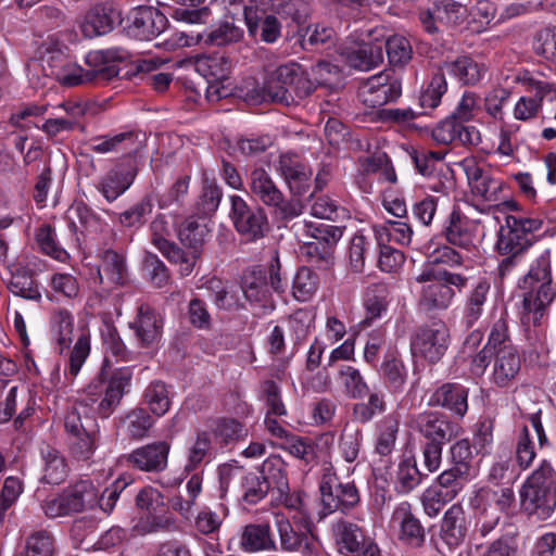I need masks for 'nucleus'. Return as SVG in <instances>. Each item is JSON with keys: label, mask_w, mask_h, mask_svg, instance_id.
<instances>
[{"label": "nucleus", "mask_w": 556, "mask_h": 556, "mask_svg": "<svg viewBox=\"0 0 556 556\" xmlns=\"http://www.w3.org/2000/svg\"><path fill=\"white\" fill-rule=\"evenodd\" d=\"M67 47L60 40L48 37L38 43L34 58L29 62L30 68L40 67L43 75L51 77L64 86H78L80 78L79 66L72 63L66 53Z\"/></svg>", "instance_id": "20e7f679"}, {"label": "nucleus", "mask_w": 556, "mask_h": 556, "mask_svg": "<svg viewBox=\"0 0 556 556\" xmlns=\"http://www.w3.org/2000/svg\"><path fill=\"white\" fill-rule=\"evenodd\" d=\"M245 435L243 426L236 419H220L215 429L214 437L224 446L239 441Z\"/></svg>", "instance_id": "338daca9"}, {"label": "nucleus", "mask_w": 556, "mask_h": 556, "mask_svg": "<svg viewBox=\"0 0 556 556\" xmlns=\"http://www.w3.org/2000/svg\"><path fill=\"white\" fill-rule=\"evenodd\" d=\"M169 444L154 442L132 451L126 459L129 465L142 471L160 472L167 466Z\"/></svg>", "instance_id": "412c9836"}, {"label": "nucleus", "mask_w": 556, "mask_h": 556, "mask_svg": "<svg viewBox=\"0 0 556 556\" xmlns=\"http://www.w3.org/2000/svg\"><path fill=\"white\" fill-rule=\"evenodd\" d=\"M240 501L247 505L261 503L271 491L268 481L257 471L243 472L238 480Z\"/></svg>", "instance_id": "c9c22d12"}, {"label": "nucleus", "mask_w": 556, "mask_h": 556, "mask_svg": "<svg viewBox=\"0 0 556 556\" xmlns=\"http://www.w3.org/2000/svg\"><path fill=\"white\" fill-rule=\"evenodd\" d=\"M378 245L392 242L406 247L412 241L413 230L410 226L403 222H388L384 225L375 227Z\"/></svg>", "instance_id": "a18cd8bd"}, {"label": "nucleus", "mask_w": 556, "mask_h": 556, "mask_svg": "<svg viewBox=\"0 0 556 556\" xmlns=\"http://www.w3.org/2000/svg\"><path fill=\"white\" fill-rule=\"evenodd\" d=\"M399 431V420L389 415L379 424V435L376 444V452L381 456L389 455L394 447L396 433Z\"/></svg>", "instance_id": "13d9d810"}, {"label": "nucleus", "mask_w": 556, "mask_h": 556, "mask_svg": "<svg viewBox=\"0 0 556 556\" xmlns=\"http://www.w3.org/2000/svg\"><path fill=\"white\" fill-rule=\"evenodd\" d=\"M542 225L540 218L506 215L505 224L497 231L496 251L523 255L533 244L534 232L541 230Z\"/></svg>", "instance_id": "0eeeda50"}, {"label": "nucleus", "mask_w": 556, "mask_h": 556, "mask_svg": "<svg viewBox=\"0 0 556 556\" xmlns=\"http://www.w3.org/2000/svg\"><path fill=\"white\" fill-rule=\"evenodd\" d=\"M99 502V490L90 480H79L68 485L58 497L46 501L43 509L47 516L77 514L92 509Z\"/></svg>", "instance_id": "1a4fd4ad"}, {"label": "nucleus", "mask_w": 556, "mask_h": 556, "mask_svg": "<svg viewBox=\"0 0 556 556\" xmlns=\"http://www.w3.org/2000/svg\"><path fill=\"white\" fill-rule=\"evenodd\" d=\"M521 508L528 515L546 519L556 507V471L543 460L520 490Z\"/></svg>", "instance_id": "f03ea898"}, {"label": "nucleus", "mask_w": 556, "mask_h": 556, "mask_svg": "<svg viewBox=\"0 0 556 556\" xmlns=\"http://www.w3.org/2000/svg\"><path fill=\"white\" fill-rule=\"evenodd\" d=\"M9 290L23 299L39 301L41 293L37 281L30 270L25 268L16 269L8 285Z\"/></svg>", "instance_id": "de8ad7c7"}, {"label": "nucleus", "mask_w": 556, "mask_h": 556, "mask_svg": "<svg viewBox=\"0 0 556 556\" xmlns=\"http://www.w3.org/2000/svg\"><path fill=\"white\" fill-rule=\"evenodd\" d=\"M521 359L516 348H507L496 353L493 366V382L503 388L509 386L520 371Z\"/></svg>", "instance_id": "473e14b6"}, {"label": "nucleus", "mask_w": 556, "mask_h": 556, "mask_svg": "<svg viewBox=\"0 0 556 556\" xmlns=\"http://www.w3.org/2000/svg\"><path fill=\"white\" fill-rule=\"evenodd\" d=\"M244 20L249 35L254 39L260 38L266 43H274L281 35V23L273 14L265 12L258 14L256 11L244 8Z\"/></svg>", "instance_id": "c85d7f7f"}, {"label": "nucleus", "mask_w": 556, "mask_h": 556, "mask_svg": "<svg viewBox=\"0 0 556 556\" xmlns=\"http://www.w3.org/2000/svg\"><path fill=\"white\" fill-rule=\"evenodd\" d=\"M416 281L422 283L418 305L425 311H433L446 308L454 298L452 287L462 290L468 278L441 267L429 266L416 277Z\"/></svg>", "instance_id": "7ed1b4c3"}, {"label": "nucleus", "mask_w": 556, "mask_h": 556, "mask_svg": "<svg viewBox=\"0 0 556 556\" xmlns=\"http://www.w3.org/2000/svg\"><path fill=\"white\" fill-rule=\"evenodd\" d=\"M230 220L236 231L247 241L256 242L270 230L266 212L257 204H249L239 195L230 197Z\"/></svg>", "instance_id": "f8f14e48"}, {"label": "nucleus", "mask_w": 556, "mask_h": 556, "mask_svg": "<svg viewBox=\"0 0 556 556\" xmlns=\"http://www.w3.org/2000/svg\"><path fill=\"white\" fill-rule=\"evenodd\" d=\"M251 193L264 205L274 208L279 219H291L302 213V204L295 200H287L263 168H255L250 174Z\"/></svg>", "instance_id": "9d476101"}, {"label": "nucleus", "mask_w": 556, "mask_h": 556, "mask_svg": "<svg viewBox=\"0 0 556 556\" xmlns=\"http://www.w3.org/2000/svg\"><path fill=\"white\" fill-rule=\"evenodd\" d=\"M389 287L384 282L371 283L365 293L364 306L366 308L365 324L381 316L389 304Z\"/></svg>", "instance_id": "79ce46f5"}, {"label": "nucleus", "mask_w": 556, "mask_h": 556, "mask_svg": "<svg viewBox=\"0 0 556 556\" xmlns=\"http://www.w3.org/2000/svg\"><path fill=\"white\" fill-rule=\"evenodd\" d=\"M318 276L308 267L298 269L292 285L293 296L300 302L308 301L317 291Z\"/></svg>", "instance_id": "5fc2aeb1"}, {"label": "nucleus", "mask_w": 556, "mask_h": 556, "mask_svg": "<svg viewBox=\"0 0 556 556\" xmlns=\"http://www.w3.org/2000/svg\"><path fill=\"white\" fill-rule=\"evenodd\" d=\"M119 13L112 4L101 3L92 7L84 17L80 26L85 37L93 38L110 33Z\"/></svg>", "instance_id": "cd10ccee"}, {"label": "nucleus", "mask_w": 556, "mask_h": 556, "mask_svg": "<svg viewBox=\"0 0 556 556\" xmlns=\"http://www.w3.org/2000/svg\"><path fill=\"white\" fill-rule=\"evenodd\" d=\"M99 260L98 276L101 282L104 279L113 285L122 286L126 282L127 266L122 254L112 249H106L99 254Z\"/></svg>", "instance_id": "f704fd0d"}, {"label": "nucleus", "mask_w": 556, "mask_h": 556, "mask_svg": "<svg viewBox=\"0 0 556 556\" xmlns=\"http://www.w3.org/2000/svg\"><path fill=\"white\" fill-rule=\"evenodd\" d=\"M131 377V370L123 367L114 370L108 379L104 378L103 371H101L87 386L86 392L91 396V401H96L93 397L103 396L97 408V413L101 418L110 417L121 404Z\"/></svg>", "instance_id": "423d86ee"}, {"label": "nucleus", "mask_w": 556, "mask_h": 556, "mask_svg": "<svg viewBox=\"0 0 556 556\" xmlns=\"http://www.w3.org/2000/svg\"><path fill=\"white\" fill-rule=\"evenodd\" d=\"M344 227L324 223H306L305 232L313 240L301 247L307 262L321 269L334 264V249L343 236Z\"/></svg>", "instance_id": "39448f33"}, {"label": "nucleus", "mask_w": 556, "mask_h": 556, "mask_svg": "<svg viewBox=\"0 0 556 556\" xmlns=\"http://www.w3.org/2000/svg\"><path fill=\"white\" fill-rule=\"evenodd\" d=\"M144 402L156 416H163L168 412L170 400L164 382L156 380L151 382L144 391Z\"/></svg>", "instance_id": "4d7b16f0"}, {"label": "nucleus", "mask_w": 556, "mask_h": 556, "mask_svg": "<svg viewBox=\"0 0 556 556\" xmlns=\"http://www.w3.org/2000/svg\"><path fill=\"white\" fill-rule=\"evenodd\" d=\"M41 454L43 459L41 481L53 485L64 482L68 476L70 468L63 454L51 446L41 450Z\"/></svg>", "instance_id": "4c0bfd02"}, {"label": "nucleus", "mask_w": 556, "mask_h": 556, "mask_svg": "<svg viewBox=\"0 0 556 556\" xmlns=\"http://www.w3.org/2000/svg\"><path fill=\"white\" fill-rule=\"evenodd\" d=\"M341 55L351 67L359 71H369L383 62L382 46L376 43H362L356 49H344Z\"/></svg>", "instance_id": "72a5a7b5"}, {"label": "nucleus", "mask_w": 556, "mask_h": 556, "mask_svg": "<svg viewBox=\"0 0 556 556\" xmlns=\"http://www.w3.org/2000/svg\"><path fill=\"white\" fill-rule=\"evenodd\" d=\"M468 390L457 382H446L430 396V406H441L458 417H464L468 409Z\"/></svg>", "instance_id": "393cba45"}, {"label": "nucleus", "mask_w": 556, "mask_h": 556, "mask_svg": "<svg viewBox=\"0 0 556 556\" xmlns=\"http://www.w3.org/2000/svg\"><path fill=\"white\" fill-rule=\"evenodd\" d=\"M422 473L419 471L414 457L405 458L399 464L396 472V490L407 494L421 482Z\"/></svg>", "instance_id": "6e6d98bb"}, {"label": "nucleus", "mask_w": 556, "mask_h": 556, "mask_svg": "<svg viewBox=\"0 0 556 556\" xmlns=\"http://www.w3.org/2000/svg\"><path fill=\"white\" fill-rule=\"evenodd\" d=\"M490 288V283L486 280H480L469 293L463 319L466 328H471L481 317Z\"/></svg>", "instance_id": "c03bdc74"}, {"label": "nucleus", "mask_w": 556, "mask_h": 556, "mask_svg": "<svg viewBox=\"0 0 556 556\" xmlns=\"http://www.w3.org/2000/svg\"><path fill=\"white\" fill-rule=\"evenodd\" d=\"M401 81L387 72L369 77L358 89V97L369 108L382 106L400 98Z\"/></svg>", "instance_id": "dca6fc26"}, {"label": "nucleus", "mask_w": 556, "mask_h": 556, "mask_svg": "<svg viewBox=\"0 0 556 556\" xmlns=\"http://www.w3.org/2000/svg\"><path fill=\"white\" fill-rule=\"evenodd\" d=\"M283 448L294 457L303 460L306 465L315 464L317 460L315 445L309 439L292 434L288 437Z\"/></svg>", "instance_id": "0e129e2a"}, {"label": "nucleus", "mask_w": 556, "mask_h": 556, "mask_svg": "<svg viewBox=\"0 0 556 556\" xmlns=\"http://www.w3.org/2000/svg\"><path fill=\"white\" fill-rule=\"evenodd\" d=\"M443 232L447 242L455 247L468 249L472 243L471 236L465 228L463 216L458 208H454L451 212Z\"/></svg>", "instance_id": "3c124183"}, {"label": "nucleus", "mask_w": 556, "mask_h": 556, "mask_svg": "<svg viewBox=\"0 0 556 556\" xmlns=\"http://www.w3.org/2000/svg\"><path fill=\"white\" fill-rule=\"evenodd\" d=\"M275 528L282 551L294 552L301 556H313L315 542L308 531L296 530L285 516H276Z\"/></svg>", "instance_id": "aec40b11"}, {"label": "nucleus", "mask_w": 556, "mask_h": 556, "mask_svg": "<svg viewBox=\"0 0 556 556\" xmlns=\"http://www.w3.org/2000/svg\"><path fill=\"white\" fill-rule=\"evenodd\" d=\"M245 100L252 104L273 102L288 106L294 103V96L281 83L274 81V77L269 74L262 87L255 86L247 92Z\"/></svg>", "instance_id": "2f4dec72"}, {"label": "nucleus", "mask_w": 556, "mask_h": 556, "mask_svg": "<svg viewBox=\"0 0 556 556\" xmlns=\"http://www.w3.org/2000/svg\"><path fill=\"white\" fill-rule=\"evenodd\" d=\"M137 136L134 131L119 132L114 136H98L91 139V151L99 154L117 153L134 148Z\"/></svg>", "instance_id": "a19ab883"}, {"label": "nucleus", "mask_w": 556, "mask_h": 556, "mask_svg": "<svg viewBox=\"0 0 556 556\" xmlns=\"http://www.w3.org/2000/svg\"><path fill=\"white\" fill-rule=\"evenodd\" d=\"M386 410L383 394L372 392L367 402L357 403L353 407V416L361 422H368L376 414H382Z\"/></svg>", "instance_id": "69168bd1"}, {"label": "nucleus", "mask_w": 556, "mask_h": 556, "mask_svg": "<svg viewBox=\"0 0 556 556\" xmlns=\"http://www.w3.org/2000/svg\"><path fill=\"white\" fill-rule=\"evenodd\" d=\"M414 424L416 431L426 442L443 445L456 439L462 431V427L457 422L447 415L435 410L418 414Z\"/></svg>", "instance_id": "2eb2a0df"}, {"label": "nucleus", "mask_w": 556, "mask_h": 556, "mask_svg": "<svg viewBox=\"0 0 556 556\" xmlns=\"http://www.w3.org/2000/svg\"><path fill=\"white\" fill-rule=\"evenodd\" d=\"M54 538L47 530L31 532L26 539L22 556H53Z\"/></svg>", "instance_id": "864d4df0"}, {"label": "nucleus", "mask_w": 556, "mask_h": 556, "mask_svg": "<svg viewBox=\"0 0 556 556\" xmlns=\"http://www.w3.org/2000/svg\"><path fill=\"white\" fill-rule=\"evenodd\" d=\"M518 532L507 531L486 545L481 556H517Z\"/></svg>", "instance_id": "e2e57ef3"}, {"label": "nucleus", "mask_w": 556, "mask_h": 556, "mask_svg": "<svg viewBox=\"0 0 556 556\" xmlns=\"http://www.w3.org/2000/svg\"><path fill=\"white\" fill-rule=\"evenodd\" d=\"M207 232L208 229L206 225L190 218L180 226L178 237L180 242L190 251L202 254Z\"/></svg>", "instance_id": "8fccbe9b"}, {"label": "nucleus", "mask_w": 556, "mask_h": 556, "mask_svg": "<svg viewBox=\"0 0 556 556\" xmlns=\"http://www.w3.org/2000/svg\"><path fill=\"white\" fill-rule=\"evenodd\" d=\"M242 37L243 30L240 27L230 22H224L208 33L191 36L190 40L187 37L182 45L190 46L194 41L206 46L224 47L240 41Z\"/></svg>", "instance_id": "e433bc0d"}, {"label": "nucleus", "mask_w": 556, "mask_h": 556, "mask_svg": "<svg viewBox=\"0 0 556 556\" xmlns=\"http://www.w3.org/2000/svg\"><path fill=\"white\" fill-rule=\"evenodd\" d=\"M278 168L293 194L307 192L312 170L289 154L279 157Z\"/></svg>", "instance_id": "7c9ffc66"}, {"label": "nucleus", "mask_w": 556, "mask_h": 556, "mask_svg": "<svg viewBox=\"0 0 556 556\" xmlns=\"http://www.w3.org/2000/svg\"><path fill=\"white\" fill-rule=\"evenodd\" d=\"M65 430L70 437V452L79 462H88L98 448L100 430L91 416L81 417L76 410L66 414Z\"/></svg>", "instance_id": "6e6552de"}, {"label": "nucleus", "mask_w": 556, "mask_h": 556, "mask_svg": "<svg viewBox=\"0 0 556 556\" xmlns=\"http://www.w3.org/2000/svg\"><path fill=\"white\" fill-rule=\"evenodd\" d=\"M466 513L460 504H453L443 515L440 538L450 547H458L467 535Z\"/></svg>", "instance_id": "a878e982"}, {"label": "nucleus", "mask_w": 556, "mask_h": 556, "mask_svg": "<svg viewBox=\"0 0 556 556\" xmlns=\"http://www.w3.org/2000/svg\"><path fill=\"white\" fill-rule=\"evenodd\" d=\"M136 175L137 169L132 163H118L100 179L97 189L106 201L112 202L131 186Z\"/></svg>", "instance_id": "4be33fe9"}, {"label": "nucleus", "mask_w": 556, "mask_h": 556, "mask_svg": "<svg viewBox=\"0 0 556 556\" xmlns=\"http://www.w3.org/2000/svg\"><path fill=\"white\" fill-rule=\"evenodd\" d=\"M446 90L445 75L443 72L439 71L431 77L427 88L421 92L419 98L420 106L422 109H435L440 104L441 98Z\"/></svg>", "instance_id": "bf43d9fd"}, {"label": "nucleus", "mask_w": 556, "mask_h": 556, "mask_svg": "<svg viewBox=\"0 0 556 556\" xmlns=\"http://www.w3.org/2000/svg\"><path fill=\"white\" fill-rule=\"evenodd\" d=\"M450 330L444 321L437 319L418 326L410 336V351L414 356L438 363L446 353Z\"/></svg>", "instance_id": "ddd939ff"}, {"label": "nucleus", "mask_w": 556, "mask_h": 556, "mask_svg": "<svg viewBox=\"0 0 556 556\" xmlns=\"http://www.w3.org/2000/svg\"><path fill=\"white\" fill-rule=\"evenodd\" d=\"M332 534L339 551H345L346 554H354L359 551L364 544V533L362 529L348 520L340 519L332 526Z\"/></svg>", "instance_id": "ea45409f"}, {"label": "nucleus", "mask_w": 556, "mask_h": 556, "mask_svg": "<svg viewBox=\"0 0 556 556\" xmlns=\"http://www.w3.org/2000/svg\"><path fill=\"white\" fill-rule=\"evenodd\" d=\"M432 5L440 25L456 27L467 17V8L455 0H434Z\"/></svg>", "instance_id": "49530a36"}, {"label": "nucleus", "mask_w": 556, "mask_h": 556, "mask_svg": "<svg viewBox=\"0 0 556 556\" xmlns=\"http://www.w3.org/2000/svg\"><path fill=\"white\" fill-rule=\"evenodd\" d=\"M519 288L523 292V308L527 319L540 325L545 308L552 303L556 291L552 286L551 265L547 256H540L522 278Z\"/></svg>", "instance_id": "f257e3e1"}, {"label": "nucleus", "mask_w": 556, "mask_h": 556, "mask_svg": "<svg viewBox=\"0 0 556 556\" xmlns=\"http://www.w3.org/2000/svg\"><path fill=\"white\" fill-rule=\"evenodd\" d=\"M386 52L392 66L404 67L413 59L410 41L402 35L390 36L386 40Z\"/></svg>", "instance_id": "603ef678"}, {"label": "nucleus", "mask_w": 556, "mask_h": 556, "mask_svg": "<svg viewBox=\"0 0 556 556\" xmlns=\"http://www.w3.org/2000/svg\"><path fill=\"white\" fill-rule=\"evenodd\" d=\"M393 518L399 520V539L412 548H421L426 542V530L420 520L412 513L408 503L401 504L394 511Z\"/></svg>", "instance_id": "bb28decb"}, {"label": "nucleus", "mask_w": 556, "mask_h": 556, "mask_svg": "<svg viewBox=\"0 0 556 556\" xmlns=\"http://www.w3.org/2000/svg\"><path fill=\"white\" fill-rule=\"evenodd\" d=\"M270 75L274 77V81L281 83L283 87H287V90L292 91L294 102L296 98H306L315 90L314 84L299 64L289 63L280 65Z\"/></svg>", "instance_id": "b1692460"}, {"label": "nucleus", "mask_w": 556, "mask_h": 556, "mask_svg": "<svg viewBox=\"0 0 556 556\" xmlns=\"http://www.w3.org/2000/svg\"><path fill=\"white\" fill-rule=\"evenodd\" d=\"M462 165L473 197L486 202H494L500 199V193L504 187L502 180L494 178L489 170L480 167L473 160H465Z\"/></svg>", "instance_id": "a211bd4d"}, {"label": "nucleus", "mask_w": 556, "mask_h": 556, "mask_svg": "<svg viewBox=\"0 0 556 556\" xmlns=\"http://www.w3.org/2000/svg\"><path fill=\"white\" fill-rule=\"evenodd\" d=\"M129 33L139 40H151L167 27V17L154 7L140 5L129 16Z\"/></svg>", "instance_id": "f3484780"}, {"label": "nucleus", "mask_w": 556, "mask_h": 556, "mask_svg": "<svg viewBox=\"0 0 556 556\" xmlns=\"http://www.w3.org/2000/svg\"><path fill=\"white\" fill-rule=\"evenodd\" d=\"M266 481H268L271 492L277 491L279 496L287 495L289 492V482L287 468L283 459L278 455L269 456L257 471Z\"/></svg>", "instance_id": "58836bf2"}, {"label": "nucleus", "mask_w": 556, "mask_h": 556, "mask_svg": "<svg viewBox=\"0 0 556 556\" xmlns=\"http://www.w3.org/2000/svg\"><path fill=\"white\" fill-rule=\"evenodd\" d=\"M333 37V28L321 24L309 25L301 35V45L304 49H315L331 45Z\"/></svg>", "instance_id": "680f3d73"}, {"label": "nucleus", "mask_w": 556, "mask_h": 556, "mask_svg": "<svg viewBox=\"0 0 556 556\" xmlns=\"http://www.w3.org/2000/svg\"><path fill=\"white\" fill-rule=\"evenodd\" d=\"M163 324L161 314L144 303L138 307L136 319L129 324V327L135 331L138 345L141 349H149L160 342Z\"/></svg>", "instance_id": "6ab92c4d"}, {"label": "nucleus", "mask_w": 556, "mask_h": 556, "mask_svg": "<svg viewBox=\"0 0 556 556\" xmlns=\"http://www.w3.org/2000/svg\"><path fill=\"white\" fill-rule=\"evenodd\" d=\"M441 72L454 76L463 85H473L480 79V68L471 58L462 56L452 62H445Z\"/></svg>", "instance_id": "37998d69"}, {"label": "nucleus", "mask_w": 556, "mask_h": 556, "mask_svg": "<svg viewBox=\"0 0 556 556\" xmlns=\"http://www.w3.org/2000/svg\"><path fill=\"white\" fill-rule=\"evenodd\" d=\"M244 298L250 303L260 304L263 307H274L271 294L268 288L266 271L261 267H254L244 273L241 281Z\"/></svg>", "instance_id": "c756f323"}, {"label": "nucleus", "mask_w": 556, "mask_h": 556, "mask_svg": "<svg viewBox=\"0 0 556 556\" xmlns=\"http://www.w3.org/2000/svg\"><path fill=\"white\" fill-rule=\"evenodd\" d=\"M73 317L66 309H59L52 316V331L60 345V352L70 346L73 333Z\"/></svg>", "instance_id": "052dcab7"}, {"label": "nucleus", "mask_w": 556, "mask_h": 556, "mask_svg": "<svg viewBox=\"0 0 556 556\" xmlns=\"http://www.w3.org/2000/svg\"><path fill=\"white\" fill-rule=\"evenodd\" d=\"M128 58V52L122 48H109L104 50L90 51L86 55V64L89 68L84 70L79 66V85L96 84L102 85L117 77L119 70L117 62H123Z\"/></svg>", "instance_id": "4468645a"}, {"label": "nucleus", "mask_w": 556, "mask_h": 556, "mask_svg": "<svg viewBox=\"0 0 556 556\" xmlns=\"http://www.w3.org/2000/svg\"><path fill=\"white\" fill-rule=\"evenodd\" d=\"M212 433L201 430L197 432L195 440L188 452V460L185 466L186 471L197 469L204 460L213 455Z\"/></svg>", "instance_id": "09e8293b"}, {"label": "nucleus", "mask_w": 556, "mask_h": 556, "mask_svg": "<svg viewBox=\"0 0 556 556\" xmlns=\"http://www.w3.org/2000/svg\"><path fill=\"white\" fill-rule=\"evenodd\" d=\"M323 509L320 519L334 511L349 513L361 501L354 482H342L331 468H327L319 483Z\"/></svg>", "instance_id": "9b49d317"}, {"label": "nucleus", "mask_w": 556, "mask_h": 556, "mask_svg": "<svg viewBox=\"0 0 556 556\" xmlns=\"http://www.w3.org/2000/svg\"><path fill=\"white\" fill-rule=\"evenodd\" d=\"M239 545L245 553L277 551V543L268 522L243 526L239 534Z\"/></svg>", "instance_id": "5701e85b"}, {"label": "nucleus", "mask_w": 556, "mask_h": 556, "mask_svg": "<svg viewBox=\"0 0 556 556\" xmlns=\"http://www.w3.org/2000/svg\"><path fill=\"white\" fill-rule=\"evenodd\" d=\"M533 48L538 55L556 62V27H546L538 31Z\"/></svg>", "instance_id": "774afa93"}]
</instances>
